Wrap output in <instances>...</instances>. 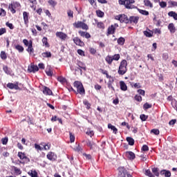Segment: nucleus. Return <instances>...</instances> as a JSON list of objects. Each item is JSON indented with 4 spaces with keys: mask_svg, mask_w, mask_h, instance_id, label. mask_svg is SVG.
I'll return each instance as SVG.
<instances>
[{
    "mask_svg": "<svg viewBox=\"0 0 177 177\" xmlns=\"http://www.w3.org/2000/svg\"><path fill=\"white\" fill-rule=\"evenodd\" d=\"M14 171L18 175H20V174H21V170H20V169L17 168V167H14Z\"/></svg>",
    "mask_w": 177,
    "mask_h": 177,
    "instance_id": "4d7b16f0",
    "label": "nucleus"
},
{
    "mask_svg": "<svg viewBox=\"0 0 177 177\" xmlns=\"http://www.w3.org/2000/svg\"><path fill=\"white\" fill-rule=\"evenodd\" d=\"M111 57H112V60H115L117 62V61L120 60V54H115V55L111 56Z\"/></svg>",
    "mask_w": 177,
    "mask_h": 177,
    "instance_id": "09e8293b",
    "label": "nucleus"
},
{
    "mask_svg": "<svg viewBox=\"0 0 177 177\" xmlns=\"http://www.w3.org/2000/svg\"><path fill=\"white\" fill-rule=\"evenodd\" d=\"M28 174H29L31 177H38V173H37L36 171H32V170H31L30 171L28 172Z\"/></svg>",
    "mask_w": 177,
    "mask_h": 177,
    "instance_id": "a19ab883",
    "label": "nucleus"
},
{
    "mask_svg": "<svg viewBox=\"0 0 177 177\" xmlns=\"http://www.w3.org/2000/svg\"><path fill=\"white\" fill-rule=\"evenodd\" d=\"M128 66V62H127V60L123 59L122 60V62H120V64L119 66V68H127V66Z\"/></svg>",
    "mask_w": 177,
    "mask_h": 177,
    "instance_id": "393cba45",
    "label": "nucleus"
},
{
    "mask_svg": "<svg viewBox=\"0 0 177 177\" xmlns=\"http://www.w3.org/2000/svg\"><path fill=\"white\" fill-rule=\"evenodd\" d=\"M149 31L145 30V31H143V34H144V35H145V37H147V38H151V37H153V32H151L150 30H149Z\"/></svg>",
    "mask_w": 177,
    "mask_h": 177,
    "instance_id": "bb28decb",
    "label": "nucleus"
},
{
    "mask_svg": "<svg viewBox=\"0 0 177 177\" xmlns=\"http://www.w3.org/2000/svg\"><path fill=\"white\" fill-rule=\"evenodd\" d=\"M118 24H115L114 25H111L107 29V34L106 35H112L113 34L115 33V28H118Z\"/></svg>",
    "mask_w": 177,
    "mask_h": 177,
    "instance_id": "39448f33",
    "label": "nucleus"
},
{
    "mask_svg": "<svg viewBox=\"0 0 177 177\" xmlns=\"http://www.w3.org/2000/svg\"><path fill=\"white\" fill-rule=\"evenodd\" d=\"M86 146H88V147H89L90 150H93V149H95V147H96V144H95V142L87 140L86 141Z\"/></svg>",
    "mask_w": 177,
    "mask_h": 177,
    "instance_id": "f3484780",
    "label": "nucleus"
},
{
    "mask_svg": "<svg viewBox=\"0 0 177 177\" xmlns=\"http://www.w3.org/2000/svg\"><path fill=\"white\" fill-rule=\"evenodd\" d=\"M118 45H120L121 46H122V45H124V44H125V38L120 37V38L118 39Z\"/></svg>",
    "mask_w": 177,
    "mask_h": 177,
    "instance_id": "7c9ffc66",
    "label": "nucleus"
},
{
    "mask_svg": "<svg viewBox=\"0 0 177 177\" xmlns=\"http://www.w3.org/2000/svg\"><path fill=\"white\" fill-rule=\"evenodd\" d=\"M151 107H152V105L150 104H149V103H147V102H146V103L143 105V109H144L145 110H147V109H151Z\"/></svg>",
    "mask_w": 177,
    "mask_h": 177,
    "instance_id": "de8ad7c7",
    "label": "nucleus"
},
{
    "mask_svg": "<svg viewBox=\"0 0 177 177\" xmlns=\"http://www.w3.org/2000/svg\"><path fill=\"white\" fill-rule=\"evenodd\" d=\"M42 44L44 45L46 48H49V43H48V38L44 37L42 39Z\"/></svg>",
    "mask_w": 177,
    "mask_h": 177,
    "instance_id": "72a5a7b5",
    "label": "nucleus"
},
{
    "mask_svg": "<svg viewBox=\"0 0 177 177\" xmlns=\"http://www.w3.org/2000/svg\"><path fill=\"white\" fill-rule=\"evenodd\" d=\"M140 118L141 121H146V120H147V118H149V116L146 115L145 114H141L140 116Z\"/></svg>",
    "mask_w": 177,
    "mask_h": 177,
    "instance_id": "8fccbe9b",
    "label": "nucleus"
},
{
    "mask_svg": "<svg viewBox=\"0 0 177 177\" xmlns=\"http://www.w3.org/2000/svg\"><path fill=\"white\" fill-rule=\"evenodd\" d=\"M139 17L131 16L129 18V24H138Z\"/></svg>",
    "mask_w": 177,
    "mask_h": 177,
    "instance_id": "9d476101",
    "label": "nucleus"
},
{
    "mask_svg": "<svg viewBox=\"0 0 177 177\" xmlns=\"http://www.w3.org/2000/svg\"><path fill=\"white\" fill-rule=\"evenodd\" d=\"M47 158L48 160H50V161H55L57 156L53 152H48L47 154Z\"/></svg>",
    "mask_w": 177,
    "mask_h": 177,
    "instance_id": "f8f14e48",
    "label": "nucleus"
},
{
    "mask_svg": "<svg viewBox=\"0 0 177 177\" xmlns=\"http://www.w3.org/2000/svg\"><path fill=\"white\" fill-rule=\"evenodd\" d=\"M6 29L5 28H0V36L3 35V34H6Z\"/></svg>",
    "mask_w": 177,
    "mask_h": 177,
    "instance_id": "0e129e2a",
    "label": "nucleus"
},
{
    "mask_svg": "<svg viewBox=\"0 0 177 177\" xmlns=\"http://www.w3.org/2000/svg\"><path fill=\"white\" fill-rule=\"evenodd\" d=\"M15 49L19 52V53H21L24 52V48L22 46H20L19 44L15 45Z\"/></svg>",
    "mask_w": 177,
    "mask_h": 177,
    "instance_id": "c85d7f7f",
    "label": "nucleus"
},
{
    "mask_svg": "<svg viewBox=\"0 0 177 177\" xmlns=\"http://www.w3.org/2000/svg\"><path fill=\"white\" fill-rule=\"evenodd\" d=\"M115 19L118 20L120 23H125L126 24H129L128 16H127L125 14H121L115 16Z\"/></svg>",
    "mask_w": 177,
    "mask_h": 177,
    "instance_id": "f03ea898",
    "label": "nucleus"
},
{
    "mask_svg": "<svg viewBox=\"0 0 177 177\" xmlns=\"http://www.w3.org/2000/svg\"><path fill=\"white\" fill-rule=\"evenodd\" d=\"M3 145H8V138H4L1 139Z\"/></svg>",
    "mask_w": 177,
    "mask_h": 177,
    "instance_id": "774afa93",
    "label": "nucleus"
},
{
    "mask_svg": "<svg viewBox=\"0 0 177 177\" xmlns=\"http://www.w3.org/2000/svg\"><path fill=\"white\" fill-rule=\"evenodd\" d=\"M160 175H164L165 177H171V171L169 170L163 169L161 170Z\"/></svg>",
    "mask_w": 177,
    "mask_h": 177,
    "instance_id": "412c9836",
    "label": "nucleus"
},
{
    "mask_svg": "<svg viewBox=\"0 0 177 177\" xmlns=\"http://www.w3.org/2000/svg\"><path fill=\"white\" fill-rule=\"evenodd\" d=\"M108 128H109V129H111V131H113V133H117V132H118V129H117L116 128H115V126H113V124H108Z\"/></svg>",
    "mask_w": 177,
    "mask_h": 177,
    "instance_id": "cd10ccee",
    "label": "nucleus"
},
{
    "mask_svg": "<svg viewBox=\"0 0 177 177\" xmlns=\"http://www.w3.org/2000/svg\"><path fill=\"white\" fill-rule=\"evenodd\" d=\"M152 172L154 174L155 176H160V172H158V168L153 167L152 168Z\"/></svg>",
    "mask_w": 177,
    "mask_h": 177,
    "instance_id": "c9c22d12",
    "label": "nucleus"
},
{
    "mask_svg": "<svg viewBox=\"0 0 177 177\" xmlns=\"http://www.w3.org/2000/svg\"><path fill=\"white\" fill-rule=\"evenodd\" d=\"M20 6V3L15 2L9 5L8 8L12 13H16V8Z\"/></svg>",
    "mask_w": 177,
    "mask_h": 177,
    "instance_id": "0eeeda50",
    "label": "nucleus"
},
{
    "mask_svg": "<svg viewBox=\"0 0 177 177\" xmlns=\"http://www.w3.org/2000/svg\"><path fill=\"white\" fill-rule=\"evenodd\" d=\"M79 34L80 35H81V37H84L85 38H87V39L91 38V34H89L88 32L80 30Z\"/></svg>",
    "mask_w": 177,
    "mask_h": 177,
    "instance_id": "4be33fe9",
    "label": "nucleus"
},
{
    "mask_svg": "<svg viewBox=\"0 0 177 177\" xmlns=\"http://www.w3.org/2000/svg\"><path fill=\"white\" fill-rule=\"evenodd\" d=\"M43 93L44 95H53V93L52 92V90H50V88L45 86L43 89Z\"/></svg>",
    "mask_w": 177,
    "mask_h": 177,
    "instance_id": "aec40b11",
    "label": "nucleus"
},
{
    "mask_svg": "<svg viewBox=\"0 0 177 177\" xmlns=\"http://www.w3.org/2000/svg\"><path fill=\"white\" fill-rule=\"evenodd\" d=\"M134 99L137 102H140L142 100V96L136 95H135Z\"/></svg>",
    "mask_w": 177,
    "mask_h": 177,
    "instance_id": "680f3d73",
    "label": "nucleus"
},
{
    "mask_svg": "<svg viewBox=\"0 0 177 177\" xmlns=\"http://www.w3.org/2000/svg\"><path fill=\"white\" fill-rule=\"evenodd\" d=\"M29 16H30V13H28L26 11L23 12L24 24H26V26H27V24H28V17Z\"/></svg>",
    "mask_w": 177,
    "mask_h": 177,
    "instance_id": "6ab92c4d",
    "label": "nucleus"
},
{
    "mask_svg": "<svg viewBox=\"0 0 177 177\" xmlns=\"http://www.w3.org/2000/svg\"><path fill=\"white\" fill-rule=\"evenodd\" d=\"M120 89L122 91H128V86H127V84L124 81H121L120 82Z\"/></svg>",
    "mask_w": 177,
    "mask_h": 177,
    "instance_id": "b1692460",
    "label": "nucleus"
},
{
    "mask_svg": "<svg viewBox=\"0 0 177 177\" xmlns=\"http://www.w3.org/2000/svg\"><path fill=\"white\" fill-rule=\"evenodd\" d=\"M168 16H169L170 17H173L174 20H177V13H176L174 11L169 12Z\"/></svg>",
    "mask_w": 177,
    "mask_h": 177,
    "instance_id": "c756f323",
    "label": "nucleus"
},
{
    "mask_svg": "<svg viewBox=\"0 0 177 177\" xmlns=\"http://www.w3.org/2000/svg\"><path fill=\"white\" fill-rule=\"evenodd\" d=\"M75 151H82V148H81V146H80V145L76 146V147L75 148Z\"/></svg>",
    "mask_w": 177,
    "mask_h": 177,
    "instance_id": "69168bd1",
    "label": "nucleus"
},
{
    "mask_svg": "<svg viewBox=\"0 0 177 177\" xmlns=\"http://www.w3.org/2000/svg\"><path fill=\"white\" fill-rule=\"evenodd\" d=\"M151 133H153V135H160V130L158 129H153L151 131Z\"/></svg>",
    "mask_w": 177,
    "mask_h": 177,
    "instance_id": "3c124183",
    "label": "nucleus"
},
{
    "mask_svg": "<svg viewBox=\"0 0 177 177\" xmlns=\"http://www.w3.org/2000/svg\"><path fill=\"white\" fill-rule=\"evenodd\" d=\"M67 15L71 19H73V17H74V12H73V10H67Z\"/></svg>",
    "mask_w": 177,
    "mask_h": 177,
    "instance_id": "49530a36",
    "label": "nucleus"
},
{
    "mask_svg": "<svg viewBox=\"0 0 177 177\" xmlns=\"http://www.w3.org/2000/svg\"><path fill=\"white\" fill-rule=\"evenodd\" d=\"M95 21L98 28H104V24H103V22H99L96 19H95Z\"/></svg>",
    "mask_w": 177,
    "mask_h": 177,
    "instance_id": "58836bf2",
    "label": "nucleus"
},
{
    "mask_svg": "<svg viewBox=\"0 0 177 177\" xmlns=\"http://www.w3.org/2000/svg\"><path fill=\"white\" fill-rule=\"evenodd\" d=\"M83 103L84 106H86V109H91V104H89V102H88V100L83 101Z\"/></svg>",
    "mask_w": 177,
    "mask_h": 177,
    "instance_id": "5fc2aeb1",
    "label": "nucleus"
},
{
    "mask_svg": "<svg viewBox=\"0 0 177 177\" xmlns=\"http://www.w3.org/2000/svg\"><path fill=\"white\" fill-rule=\"evenodd\" d=\"M57 80H58V81L59 82H66V78H64V77H62V76H60V77H59L58 78H57Z\"/></svg>",
    "mask_w": 177,
    "mask_h": 177,
    "instance_id": "338daca9",
    "label": "nucleus"
},
{
    "mask_svg": "<svg viewBox=\"0 0 177 177\" xmlns=\"http://www.w3.org/2000/svg\"><path fill=\"white\" fill-rule=\"evenodd\" d=\"M6 26H7V27H9L10 30H13V28H15L13 24H10L9 22H6Z\"/></svg>",
    "mask_w": 177,
    "mask_h": 177,
    "instance_id": "13d9d810",
    "label": "nucleus"
},
{
    "mask_svg": "<svg viewBox=\"0 0 177 177\" xmlns=\"http://www.w3.org/2000/svg\"><path fill=\"white\" fill-rule=\"evenodd\" d=\"M120 5H124L126 9H136V6L132 3H135V0H120Z\"/></svg>",
    "mask_w": 177,
    "mask_h": 177,
    "instance_id": "f257e3e1",
    "label": "nucleus"
},
{
    "mask_svg": "<svg viewBox=\"0 0 177 177\" xmlns=\"http://www.w3.org/2000/svg\"><path fill=\"white\" fill-rule=\"evenodd\" d=\"M144 4L149 8H153V3L150 0H144Z\"/></svg>",
    "mask_w": 177,
    "mask_h": 177,
    "instance_id": "f704fd0d",
    "label": "nucleus"
},
{
    "mask_svg": "<svg viewBox=\"0 0 177 177\" xmlns=\"http://www.w3.org/2000/svg\"><path fill=\"white\" fill-rule=\"evenodd\" d=\"M48 2L50 6H53V8H55V6L57 5V2H56L55 0H49Z\"/></svg>",
    "mask_w": 177,
    "mask_h": 177,
    "instance_id": "a18cd8bd",
    "label": "nucleus"
},
{
    "mask_svg": "<svg viewBox=\"0 0 177 177\" xmlns=\"http://www.w3.org/2000/svg\"><path fill=\"white\" fill-rule=\"evenodd\" d=\"M77 53L80 55V56H85V52L81 49L77 50Z\"/></svg>",
    "mask_w": 177,
    "mask_h": 177,
    "instance_id": "052dcab7",
    "label": "nucleus"
},
{
    "mask_svg": "<svg viewBox=\"0 0 177 177\" xmlns=\"http://www.w3.org/2000/svg\"><path fill=\"white\" fill-rule=\"evenodd\" d=\"M73 42L79 46H84V45H85V44H84V41H82L81 39L78 37H75L73 39Z\"/></svg>",
    "mask_w": 177,
    "mask_h": 177,
    "instance_id": "a211bd4d",
    "label": "nucleus"
},
{
    "mask_svg": "<svg viewBox=\"0 0 177 177\" xmlns=\"http://www.w3.org/2000/svg\"><path fill=\"white\" fill-rule=\"evenodd\" d=\"M159 5H160V8H167V2H165V1H162V2L159 3Z\"/></svg>",
    "mask_w": 177,
    "mask_h": 177,
    "instance_id": "e2e57ef3",
    "label": "nucleus"
},
{
    "mask_svg": "<svg viewBox=\"0 0 177 177\" xmlns=\"http://www.w3.org/2000/svg\"><path fill=\"white\" fill-rule=\"evenodd\" d=\"M167 28L170 32V34H175V32H176V27H175V24H174V23H170L168 25Z\"/></svg>",
    "mask_w": 177,
    "mask_h": 177,
    "instance_id": "9b49d317",
    "label": "nucleus"
},
{
    "mask_svg": "<svg viewBox=\"0 0 177 177\" xmlns=\"http://www.w3.org/2000/svg\"><path fill=\"white\" fill-rule=\"evenodd\" d=\"M127 141L128 142V143L130 146H133V145H135V140H133V138H132L131 137H127Z\"/></svg>",
    "mask_w": 177,
    "mask_h": 177,
    "instance_id": "2f4dec72",
    "label": "nucleus"
},
{
    "mask_svg": "<svg viewBox=\"0 0 177 177\" xmlns=\"http://www.w3.org/2000/svg\"><path fill=\"white\" fill-rule=\"evenodd\" d=\"M75 88H77V91L80 95L85 94V88H84V86L82 85V83L80 82L76 81L73 84Z\"/></svg>",
    "mask_w": 177,
    "mask_h": 177,
    "instance_id": "7ed1b4c3",
    "label": "nucleus"
},
{
    "mask_svg": "<svg viewBox=\"0 0 177 177\" xmlns=\"http://www.w3.org/2000/svg\"><path fill=\"white\" fill-rule=\"evenodd\" d=\"M39 70V68H38V66L33 64H31L30 66L28 67V71H29V73H37Z\"/></svg>",
    "mask_w": 177,
    "mask_h": 177,
    "instance_id": "1a4fd4ad",
    "label": "nucleus"
},
{
    "mask_svg": "<svg viewBox=\"0 0 177 177\" xmlns=\"http://www.w3.org/2000/svg\"><path fill=\"white\" fill-rule=\"evenodd\" d=\"M145 175L149 177H156L153 175V173L150 171V169H147L145 171Z\"/></svg>",
    "mask_w": 177,
    "mask_h": 177,
    "instance_id": "c03bdc74",
    "label": "nucleus"
},
{
    "mask_svg": "<svg viewBox=\"0 0 177 177\" xmlns=\"http://www.w3.org/2000/svg\"><path fill=\"white\" fill-rule=\"evenodd\" d=\"M125 156H126L127 158H128L129 160H133L134 158H136L135 153L132 151H127L125 153Z\"/></svg>",
    "mask_w": 177,
    "mask_h": 177,
    "instance_id": "4468645a",
    "label": "nucleus"
},
{
    "mask_svg": "<svg viewBox=\"0 0 177 177\" xmlns=\"http://www.w3.org/2000/svg\"><path fill=\"white\" fill-rule=\"evenodd\" d=\"M41 55L44 57H52V53H50V52H45V53H42Z\"/></svg>",
    "mask_w": 177,
    "mask_h": 177,
    "instance_id": "79ce46f5",
    "label": "nucleus"
},
{
    "mask_svg": "<svg viewBox=\"0 0 177 177\" xmlns=\"http://www.w3.org/2000/svg\"><path fill=\"white\" fill-rule=\"evenodd\" d=\"M0 57L1 59H2V60H6V59L8 58L6 53H5V51H1L0 54Z\"/></svg>",
    "mask_w": 177,
    "mask_h": 177,
    "instance_id": "ea45409f",
    "label": "nucleus"
},
{
    "mask_svg": "<svg viewBox=\"0 0 177 177\" xmlns=\"http://www.w3.org/2000/svg\"><path fill=\"white\" fill-rule=\"evenodd\" d=\"M77 65L78 66V67H80V71H82V70H84L85 71L86 70V66H85V64H84L83 62H78Z\"/></svg>",
    "mask_w": 177,
    "mask_h": 177,
    "instance_id": "5701e85b",
    "label": "nucleus"
},
{
    "mask_svg": "<svg viewBox=\"0 0 177 177\" xmlns=\"http://www.w3.org/2000/svg\"><path fill=\"white\" fill-rule=\"evenodd\" d=\"M46 73L48 77H52V75H53V72H52L50 68L46 70Z\"/></svg>",
    "mask_w": 177,
    "mask_h": 177,
    "instance_id": "864d4df0",
    "label": "nucleus"
},
{
    "mask_svg": "<svg viewBox=\"0 0 177 177\" xmlns=\"http://www.w3.org/2000/svg\"><path fill=\"white\" fill-rule=\"evenodd\" d=\"M73 26H75V28H82V30H88L89 28L86 24L80 21L75 22Z\"/></svg>",
    "mask_w": 177,
    "mask_h": 177,
    "instance_id": "20e7f679",
    "label": "nucleus"
},
{
    "mask_svg": "<svg viewBox=\"0 0 177 177\" xmlns=\"http://www.w3.org/2000/svg\"><path fill=\"white\" fill-rule=\"evenodd\" d=\"M139 13L141 15H143L144 16H149V11H146L145 10H141V9H138Z\"/></svg>",
    "mask_w": 177,
    "mask_h": 177,
    "instance_id": "e433bc0d",
    "label": "nucleus"
},
{
    "mask_svg": "<svg viewBox=\"0 0 177 177\" xmlns=\"http://www.w3.org/2000/svg\"><path fill=\"white\" fill-rule=\"evenodd\" d=\"M84 157L86 158V160H91L92 156L91 154H86L85 153H83Z\"/></svg>",
    "mask_w": 177,
    "mask_h": 177,
    "instance_id": "bf43d9fd",
    "label": "nucleus"
},
{
    "mask_svg": "<svg viewBox=\"0 0 177 177\" xmlns=\"http://www.w3.org/2000/svg\"><path fill=\"white\" fill-rule=\"evenodd\" d=\"M35 148L36 149V150H37V151H41L44 150V147H40V145L38 144H35Z\"/></svg>",
    "mask_w": 177,
    "mask_h": 177,
    "instance_id": "603ef678",
    "label": "nucleus"
},
{
    "mask_svg": "<svg viewBox=\"0 0 177 177\" xmlns=\"http://www.w3.org/2000/svg\"><path fill=\"white\" fill-rule=\"evenodd\" d=\"M105 60L108 64H112L113 63V57L111 55H108L106 57Z\"/></svg>",
    "mask_w": 177,
    "mask_h": 177,
    "instance_id": "473e14b6",
    "label": "nucleus"
},
{
    "mask_svg": "<svg viewBox=\"0 0 177 177\" xmlns=\"http://www.w3.org/2000/svg\"><path fill=\"white\" fill-rule=\"evenodd\" d=\"M18 157L20 158V160H25V161L26 162H30V158H28L27 156H26V153H24L23 152H19Z\"/></svg>",
    "mask_w": 177,
    "mask_h": 177,
    "instance_id": "ddd939ff",
    "label": "nucleus"
},
{
    "mask_svg": "<svg viewBox=\"0 0 177 177\" xmlns=\"http://www.w3.org/2000/svg\"><path fill=\"white\" fill-rule=\"evenodd\" d=\"M97 16L98 17H104V12H103L102 10H98L96 11Z\"/></svg>",
    "mask_w": 177,
    "mask_h": 177,
    "instance_id": "37998d69",
    "label": "nucleus"
},
{
    "mask_svg": "<svg viewBox=\"0 0 177 177\" xmlns=\"http://www.w3.org/2000/svg\"><path fill=\"white\" fill-rule=\"evenodd\" d=\"M69 136L71 143H74V142H75V136H74V134H73L71 132H69Z\"/></svg>",
    "mask_w": 177,
    "mask_h": 177,
    "instance_id": "4c0bfd02",
    "label": "nucleus"
},
{
    "mask_svg": "<svg viewBox=\"0 0 177 177\" xmlns=\"http://www.w3.org/2000/svg\"><path fill=\"white\" fill-rule=\"evenodd\" d=\"M0 16L4 17L6 16V11L3 8H0Z\"/></svg>",
    "mask_w": 177,
    "mask_h": 177,
    "instance_id": "6e6d98bb",
    "label": "nucleus"
},
{
    "mask_svg": "<svg viewBox=\"0 0 177 177\" xmlns=\"http://www.w3.org/2000/svg\"><path fill=\"white\" fill-rule=\"evenodd\" d=\"M127 71V68H120L119 67V69H118V74L119 75H124Z\"/></svg>",
    "mask_w": 177,
    "mask_h": 177,
    "instance_id": "a878e982",
    "label": "nucleus"
},
{
    "mask_svg": "<svg viewBox=\"0 0 177 177\" xmlns=\"http://www.w3.org/2000/svg\"><path fill=\"white\" fill-rule=\"evenodd\" d=\"M7 88L9 89H15L16 91H19L20 87H19V82L14 83H8L7 84Z\"/></svg>",
    "mask_w": 177,
    "mask_h": 177,
    "instance_id": "423d86ee",
    "label": "nucleus"
},
{
    "mask_svg": "<svg viewBox=\"0 0 177 177\" xmlns=\"http://www.w3.org/2000/svg\"><path fill=\"white\" fill-rule=\"evenodd\" d=\"M26 50L30 55L34 54V48H32V41H29V45H28Z\"/></svg>",
    "mask_w": 177,
    "mask_h": 177,
    "instance_id": "2eb2a0df",
    "label": "nucleus"
},
{
    "mask_svg": "<svg viewBox=\"0 0 177 177\" xmlns=\"http://www.w3.org/2000/svg\"><path fill=\"white\" fill-rule=\"evenodd\" d=\"M118 177H127V169L124 167L118 168Z\"/></svg>",
    "mask_w": 177,
    "mask_h": 177,
    "instance_id": "6e6552de",
    "label": "nucleus"
},
{
    "mask_svg": "<svg viewBox=\"0 0 177 177\" xmlns=\"http://www.w3.org/2000/svg\"><path fill=\"white\" fill-rule=\"evenodd\" d=\"M56 37H57V38H60V39L64 40L67 38V35L63 32H57Z\"/></svg>",
    "mask_w": 177,
    "mask_h": 177,
    "instance_id": "dca6fc26",
    "label": "nucleus"
}]
</instances>
